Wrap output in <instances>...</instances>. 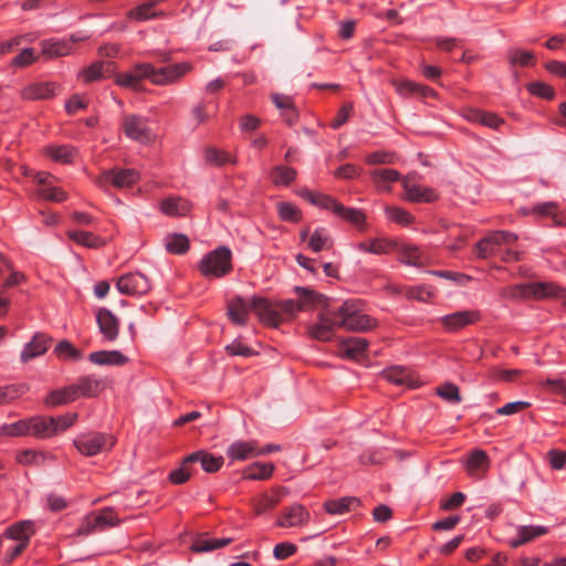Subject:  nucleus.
<instances>
[{
  "label": "nucleus",
  "mask_w": 566,
  "mask_h": 566,
  "mask_svg": "<svg viewBox=\"0 0 566 566\" xmlns=\"http://www.w3.org/2000/svg\"><path fill=\"white\" fill-rule=\"evenodd\" d=\"M338 328L364 333L377 326V319L360 311L357 301L347 300L336 311Z\"/></svg>",
  "instance_id": "obj_1"
},
{
  "label": "nucleus",
  "mask_w": 566,
  "mask_h": 566,
  "mask_svg": "<svg viewBox=\"0 0 566 566\" xmlns=\"http://www.w3.org/2000/svg\"><path fill=\"white\" fill-rule=\"evenodd\" d=\"M198 268L207 279H221L233 269L232 252L228 247H218L201 259Z\"/></svg>",
  "instance_id": "obj_2"
},
{
  "label": "nucleus",
  "mask_w": 566,
  "mask_h": 566,
  "mask_svg": "<svg viewBox=\"0 0 566 566\" xmlns=\"http://www.w3.org/2000/svg\"><path fill=\"white\" fill-rule=\"evenodd\" d=\"M509 295L513 298H564L566 289L554 282H530L516 284L509 289Z\"/></svg>",
  "instance_id": "obj_3"
},
{
  "label": "nucleus",
  "mask_w": 566,
  "mask_h": 566,
  "mask_svg": "<svg viewBox=\"0 0 566 566\" xmlns=\"http://www.w3.org/2000/svg\"><path fill=\"white\" fill-rule=\"evenodd\" d=\"M120 129L125 136L140 144H149L154 140L149 127V119L138 114H125L122 117Z\"/></svg>",
  "instance_id": "obj_4"
},
{
  "label": "nucleus",
  "mask_w": 566,
  "mask_h": 566,
  "mask_svg": "<svg viewBox=\"0 0 566 566\" xmlns=\"http://www.w3.org/2000/svg\"><path fill=\"white\" fill-rule=\"evenodd\" d=\"M73 444L81 454L93 457L106 448H112L114 446V439L106 433L87 432L77 436Z\"/></svg>",
  "instance_id": "obj_5"
},
{
  "label": "nucleus",
  "mask_w": 566,
  "mask_h": 566,
  "mask_svg": "<svg viewBox=\"0 0 566 566\" xmlns=\"http://www.w3.org/2000/svg\"><path fill=\"white\" fill-rule=\"evenodd\" d=\"M192 65L189 62H180L156 69L150 64L149 80L155 85H168L178 82L189 73Z\"/></svg>",
  "instance_id": "obj_6"
},
{
  "label": "nucleus",
  "mask_w": 566,
  "mask_h": 566,
  "mask_svg": "<svg viewBox=\"0 0 566 566\" xmlns=\"http://www.w3.org/2000/svg\"><path fill=\"white\" fill-rule=\"evenodd\" d=\"M250 307L259 319L271 327H279L283 323V317L277 310L276 303L266 297L254 295L250 301Z\"/></svg>",
  "instance_id": "obj_7"
},
{
  "label": "nucleus",
  "mask_w": 566,
  "mask_h": 566,
  "mask_svg": "<svg viewBox=\"0 0 566 566\" xmlns=\"http://www.w3.org/2000/svg\"><path fill=\"white\" fill-rule=\"evenodd\" d=\"M482 319L479 310L457 311L440 318L441 326L449 333H457L468 326L474 325Z\"/></svg>",
  "instance_id": "obj_8"
},
{
  "label": "nucleus",
  "mask_w": 566,
  "mask_h": 566,
  "mask_svg": "<svg viewBox=\"0 0 566 566\" xmlns=\"http://www.w3.org/2000/svg\"><path fill=\"white\" fill-rule=\"evenodd\" d=\"M116 287L120 294L137 296L145 295L150 290V282L140 272L126 273L118 277Z\"/></svg>",
  "instance_id": "obj_9"
},
{
  "label": "nucleus",
  "mask_w": 566,
  "mask_h": 566,
  "mask_svg": "<svg viewBox=\"0 0 566 566\" xmlns=\"http://www.w3.org/2000/svg\"><path fill=\"white\" fill-rule=\"evenodd\" d=\"M95 317L98 332L101 333L103 340L107 343L115 342L119 335V318L106 307L98 308Z\"/></svg>",
  "instance_id": "obj_10"
},
{
  "label": "nucleus",
  "mask_w": 566,
  "mask_h": 566,
  "mask_svg": "<svg viewBox=\"0 0 566 566\" xmlns=\"http://www.w3.org/2000/svg\"><path fill=\"white\" fill-rule=\"evenodd\" d=\"M311 514L308 510L298 503L284 507L276 518V526L283 528L301 527L308 523Z\"/></svg>",
  "instance_id": "obj_11"
},
{
  "label": "nucleus",
  "mask_w": 566,
  "mask_h": 566,
  "mask_svg": "<svg viewBox=\"0 0 566 566\" xmlns=\"http://www.w3.org/2000/svg\"><path fill=\"white\" fill-rule=\"evenodd\" d=\"M114 74V64L107 61H95L77 72V81L88 85L111 78Z\"/></svg>",
  "instance_id": "obj_12"
},
{
  "label": "nucleus",
  "mask_w": 566,
  "mask_h": 566,
  "mask_svg": "<svg viewBox=\"0 0 566 566\" xmlns=\"http://www.w3.org/2000/svg\"><path fill=\"white\" fill-rule=\"evenodd\" d=\"M139 180V172L135 169H112L104 171L98 182L101 185L109 184L115 188H130Z\"/></svg>",
  "instance_id": "obj_13"
},
{
  "label": "nucleus",
  "mask_w": 566,
  "mask_h": 566,
  "mask_svg": "<svg viewBox=\"0 0 566 566\" xmlns=\"http://www.w3.org/2000/svg\"><path fill=\"white\" fill-rule=\"evenodd\" d=\"M82 38H48L41 43V55L46 60L69 55L73 45Z\"/></svg>",
  "instance_id": "obj_14"
},
{
  "label": "nucleus",
  "mask_w": 566,
  "mask_h": 566,
  "mask_svg": "<svg viewBox=\"0 0 566 566\" xmlns=\"http://www.w3.org/2000/svg\"><path fill=\"white\" fill-rule=\"evenodd\" d=\"M338 328L336 311L321 314L318 322L308 327V334L312 338L317 340H329L333 337V332Z\"/></svg>",
  "instance_id": "obj_15"
},
{
  "label": "nucleus",
  "mask_w": 566,
  "mask_h": 566,
  "mask_svg": "<svg viewBox=\"0 0 566 566\" xmlns=\"http://www.w3.org/2000/svg\"><path fill=\"white\" fill-rule=\"evenodd\" d=\"M53 338L45 333H35L32 339L27 343L21 352V361L28 363L48 352Z\"/></svg>",
  "instance_id": "obj_16"
},
{
  "label": "nucleus",
  "mask_w": 566,
  "mask_h": 566,
  "mask_svg": "<svg viewBox=\"0 0 566 566\" xmlns=\"http://www.w3.org/2000/svg\"><path fill=\"white\" fill-rule=\"evenodd\" d=\"M398 248V242L388 238H373L369 240L360 241L355 244V249L363 253H371L377 255H387L395 252Z\"/></svg>",
  "instance_id": "obj_17"
},
{
  "label": "nucleus",
  "mask_w": 566,
  "mask_h": 566,
  "mask_svg": "<svg viewBox=\"0 0 566 566\" xmlns=\"http://www.w3.org/2000/svg\"><path fill=\"white\" fill-rule=\"evenodd\" d=\"M402 186L406 191V200H408L410 202L431 203L439 199V192L431 187H424V186L411 182L408 179L403 180Z\"/></svg>",
  "instance_id": "obj_18"
},
{
  "label": "nucleus",
  "mask_w": 566,
  "mask_h": 566,
  "mask_svg": "<svg viewBox=\"0 0 566 566\" xmlns=\"http://www.w3.org/2000/svg\"><path fill=\"white\" fill-rule=\"evenodd\" d=\"M72 385L76 399L97 397L105 387L103 380L93 375L82 376Z\"/></svg>",
  "instance_id": "obj_19"
},
{
  "label": "nucleus",
  "mask_w": 566,
  "mask_h": 566,
  "mask_svg": "<svg viewBox=\"0 0 566 566\" xmlns=\"http://www.w3.org/2000/svg\"><path fill=\"white\" fill-rule=\"evenodd\" d=\"M56 87L54 82L32 83L21 90L20 96L27 101L49 99L54 97Z\"/></svg>",
  "instance_id": "obj_20"
},
{
  "label": "nucleus",
  "mask_w": 566,
  "mask_h": 566,
  "mask_svg": "<svg viewBox=\"0 0 566 566\" xmlns=\"http://www.w3.org/2000/svg\"><path fill=\"white\" fill-rule=\"evenodd\" d=\"M250 303L245 302L242 296H235L227 303V314L231 323L244 326L249 321Z\"/></svg>",
  "instance_id": "obj_21"
},
{
  "label": "nucleus",
  "mask_w": 566,
  "mask_h": 566,
  "mask_svg": "<svg viewBox=\"0 0 566 566\" xmlns=\"http://www.w3.org/2000/svg\"><path fill=\"white\" fill-rule=\"evenodd\" d=\"M150 63L136 65L132 72L120 73L115 77V83L125 88L137 90L143 78L149 80Z\"/></svg>",
  "instance_id": "obj_22"
},
{
  "label": "nucleus",
  "mask_w": 566,
  "mask_h": 566,
  "mask_svg": "<svg viewBox=\"0 0 566 566\" xmlns=\"http://www.w3.org/2000/svg\"><path fill=\"white\" fill-rule=\"evenodd\" d=\"M55 455L49 451L24 449L17 453L15 461L25 467H40L48 462H54Z\"/></svg>",
  "instance_id": "obj_23"
},
{
  "label": "nucleus",
  "mask_w": 566,
  "mask_h": 566,
  "mask_svg": "<svg viewBox=\"0 0 566 566\" xmlns=\"http://www.w3.org/2000/svg\"><path fill=\"white\" fill-rule=\"evenodd\" d=\"M200 462L201 468L207 473L218 472L224 463L222 455H213L207 451L199 450L186 457V463Z\"/></svg>",
  "instance_id": "obj_24"
},
{
  "label": "nucleus",
  "mask_w": 566,
  "mask_h": 566,
  "mask_svg": "<svg viewBox=\"0 0 566 566\" xmlns=\"http://www.w3.org/2000/svg\"><path fill=\"white\" fill-rule=\"evenodd\" d=\"M297 195L311 205L324 210H329L333 213H335L339 205V201L334 197L323 192L313 191L307 188L301 189Z\"/></svg>",
  "instance_id": "obj_25"
},
{
  "label": "nucleus",
  "mask_w": 566,
  "mask_h": 566,
  "mask_svg": "<svg viewBox=\"0 0 566 566\" xmlns=\"http://www.w3.org/2000/svg\"><path fill=\"white\" fill-rule=\"evenodd\" d=\"M35 533L34 524L31 521H20L9 527L3 533L2 538L15 541L17 543L28 544L31 536Z\"/></svg>",
  "instance_id": "obj_26"
},
{
  "label": "nucleus",
  "mask_w": 566,
  "mask_h": 566,
  "mask_svg": "<svg viewBox=\"0 0 566 566\" xmlns=\"http://www.w3.org/2000/svg\"><path fill=\"white\" fill-rule=\"evenodd\" d=\"M52 420L48 416H32L29 417V436L45 440L54 437L53 427H51Z\"/></svg>",
  "instance_id": "obj_27"
},
{
  "label": "nucleus",
  "mask_w": 566,
  "mask_h": 566,
  "mask_svg": "<svg viewBox=\"0 0 566 566\" xmlns=\"http://www.w3.org/2000/svg\"><path fill=\"white\" fill-rule=\"evenodd\" d=\"M548 528L542 525L518 526L516 536L509 541V545L513 548L520 547L542 535H545Z\"/></svg>",
  "instance_id": "obj_28"
},
{
  "label": "nucleus",
  "mask_w": 566,
  "mask_h": 566,
  "mask_svg": "<svg viewBox=\"0 0 566 566\" xmlns=\"http://www.w3.org/2000/svg\"><path fill=\"white\" fill-rule=\"evenodd\" d=\"M334 214L340 220L355 226L359 231H365L367 229V218L361 209L345 207L339 202Z\"/></svg>",
  "instance_id": "obj_29"
},
{
  "label": "nucleus",
  "mask_w": 566,
  "mask_h": 566,
  "mask_svg": "<svg viewBox=\"0 0 566 566\" xmlns=\"http://www.w3.org/2000/svg\"><path fill=\"white\" fill-rule=\"evenodd\" d=\"M227 455L231 461H244L258 457L256 443L253 441H235L229 446Z\"/></svg>",
  "instance_id": "obj_30"
},
{
  "label": "nucleus",
  "mask_w": 566,
  "mask_h": 566,
  "mask_svg": "<svg viewBox=\"0 0 566 566\" xmlns=\"http://www.w3.org/2000/svg\"><path fill=\"white\" fill-rule=\"evenodd\" d=\"M297 170L291 166L277 165L270 171V179L275 187H290L297 178Z\"/></svg>",
  "instance_id": "obj_31"
},
{
  "label": "nucleus",
  "mask_w": 566,
  "mask_h": 566,
  "mask_svg": "<svg viewBox=\"0 0 566 566\" xmlns=\"http://www.w3.org/2000/svg\"><path fill=\"white\" fill-rule=\"evenodd\" d=\"M370 179L379 190L390 191V185L400 179V172L391 168L374 169Z\"/></svg>",
  "instance_id": "obj_32"
},
{
  "label": "nucleus",
  "mask_w": 566,
  "mask_h": 566,
  "mask_svg": "<svg viewBox=\"0 0 566 566\" xmlns=\"http://www.w3.org/2000/svg\"><path fill=\"white\" fill-rule=\"evenodd\" d=\"M271 98L274 105L282 111L284 120L289 125H293L294 123L297 122L298 113L295 108L294 101L291 96L276 93L272 94Z\"/></svg>",
  "instance_id": "obj_33"
},
{
  "label": "nucleus",
  "mask_w": 566,
  "mask_h": 566,
  "mask_svg": "<svg viewBox=\"0 0 566 566\" xmlns=\"http://www.w3.org/2000/svg\"><path fill=\"white\" fill-rule=\"evenodd\" d=\"M91 363L95 365L122 366L128 361V358L119 350H98L88 355Z\"/></svg>",
  "instance_id": "obj_34"
},
{
  "label": "nucleus",
  "mask_w": 566,
  "mask_h": 566,
  "mask_svg": "<svg viewBox=\"0 0 566 566\" xmlns=\"http://www.w3.org/2000/svg\"><path fill=\"white\" fill-rule=\"evenodd\" d=\"M76 400V395L73 385L52 390L45 398L44 405L48 408H55L57 406L66 405Z\"/></svg>",
  "instance_id": "obj_35"
},
{
  "label": "nucleus",
  "mask_w": 566,
  "mask_h": 566,
  "mask_svg": "<svg viewBox=\"0 0 566 566\" xmlns=\"http://www.w3.org/2000/svg\"><path fill=\"white\" fill-rule=\"evenodd\" d=\"M44 151L53 161L63 165L72 164L77 155L76 148L71 145H51Z\"/></svg>",
  "instance_id": "obj_36"
},
{
  "label": "nucleus",
  "mask_w": 566,
  "mask_h": 566,
  "mask_svg": "<svg viewBox=\"0 0 566 566\" xmlns=\"http://www.w3.org/2000/svg\"><path fill=\"white\" fill-rule=\"evenodd\" d=\"M66 235L76 244L85 248L97 249L105 245V240L102 237L94 234L93 232L72 230L67 231Z\"/></svg>",
  "instance_id": "obj_37"
},
{
  "label": "nucleus",
  "mask_w": 566,
  "mask_h": 566,
  "mask_svg": "<svg viewBox=\"0 0 566 566\" xmlns=\"http://www.w3.org/2000/svg\"><path fill=\"white\" fill-rule=\"evenodd\" d=\"M218 103L208 99L201 101L191 108V116L196 122V126H199L208 122L211 117L217 114Z\"/></svg>",
  "instance_id": "obj_38"
},
{
  "label": "nucleus",
  "mask_w": 566,
  "mask_h": 566,
  "mask_svg": "<svg viewBox=\"0 0 566 566\" xmlns=\"http://www.w3.org/2000/svg\"><path fill=\"white\" fill-rule=\"evenodd\" d=\"M233 542L232 537H222V538H206L202 536H198L192 542L190 549L195 553H206L211 552L221 547H224Z\"/></svg>",
  "instance_id": "obj_39"
},
{
  "label": "nucleus",
  "mask_w": 566,
  "mask_h": 566,
  "mask_svg": "<svg viewBox=\"0 0 566 566\" xmlns=\"http://www.w3.org/2000/svg\"><path fill=\"white\" fill-rule=\"evenodd\" d=\"M490 465V458L484 450L474 449L468 454L465 460V470L469 474H474L479 471H486Z\"/></svg>",
  "instance_id": "obj_40"
},
{
  "label": "nucleus",
  "mask_w": 566,
  "mask_h": 566,
  "mask_svg": "<svg viewBox=\"0 0 566 566\" xmlns=\"http://www.w3.org/2000/svg\"><path fill=\"white\" fill-rule=\"evenodd\" d=\"M333 239L323 227L316 228L308 238V249L314 253H318L323 250H329L333 248Z\"/></svg>",
  "instance_id": "obj_41"
},
{
  "label": "nucleus",
  "mask_w": 566,
  "mask_h": 566,
  "mask_svg": "<svg viewBox=\"0 0 566 566\" xmlns=\"http://www.w3.org/2000/svg\"><path fill=\"white\" fill-rule=\"evenodd\" d=\"M369 342L364 337H349L342 343L345 356L352 359H359L367 350Z\"/></svg>",
  "instance_id": "obj_42"
},
{
  "label": "nucleus",
  "mask_w": 566,
  "mask_h": 566,
  "mask_svg": "<svg viewBox=\"0 0 566 566\" xmlns=\"http://www.w3.org/2000/svg\"><path fill=\"white\" fill-rule=\"evenodd\" d=\"M274 465L272 463L254 462L243 471V479L251 481H264L272 476Z\"/></svg>",
  "instance_id": "obj_43"
},
{
  "label": "nucleus",
  "mask_w": 566,
  "mask_h": 566,
  "mask_svg": "<svg viewBox=\"0 0 566 566\" xmlns=\"http://www.w3.org/2000/svg\"><path fill=\"white\" fill-rule=\"evenodd\" d=\"M500 247L501 244L499 243L495 232L493 231L489 235L482 238L475 244L476 256L479 259H489L497 253Z\"/></svg>",
  "instance_id": "obj_44"
},
{
  "label": "nucleus",
  "mask_w": 566,
  "mask_h": 566,
  "mask_svg": "<svg viewBox=\"0 0 566 566\" xmlns=\"http://www.w3.org/2000/svg\"><path fill=\"white\" fill-rule=\"evenodd\" d=\"M29 385L24 382L10 384L0 387V405H9L29 391Z\"/></svg>",
  "instance_id": "obj_45"
},
{
  "label": "nucleus",
  "mask_w": 566,
  "mask_h": 566,
  "mask_svg": "<svg viewBox=\"0 0 566 566\" xmlns=\"http://www.w3.org/2000/svg\"><path fill=\"white\" fill-rule=\"evenodd\" d=\"M160 210L169 217H181L189 211V205L181 198H167L161 201Z\"/></svg>",
  "instance_id": "obj_46"
},
{
  "label": "nucleus",
  "mask_w": 566,
  "mask_h": 566,
  "mask_svg": "<svg viewBox=\"0 0 566 566\" xmlns=\"http://www.w3.org/2000/svg\"><path fill=\"white\" fill-rule=\"evenodd\" d=\"M398 253V261L400 263L412 265V266H422L421 262V252L418 247L416 245H399L397 250L395 251Z\"/></svg>",
  "instance_id": "obj_47"
},
{
  "label": "nucleus",
  "mask_w": 566,
  "mask_h": 566,
  "mask_svg": "<svg viewBox=\"0 0 566 566\" xmlns=\"http://www.w3.org/2000/svg\"><path fill=\"white\" fill-rule=\"evenodd\" d=\"M277 216L284 222L298 223L303 218L302 210L290 201H281L276 205Z\"/></svg>",
  "instance_id": "obj_48"
},
{
  "label": "nucleus",
  "mask_w": 566,
  "mask_h": 566,
  "mask_svg": "<svg viewBox=\"0 0 566 566\" xmlns=\"http://www.w3.org/2000/svg\"><path fill=\"white\" fill-rule=\"evenodd\" d=\"M165 248L171 254H185L190 248V242L187 235L172 233L165 238Z\"/></svg>",
  "instance_id": "obj_49"
},
{
  "label": "nucleus",
  "mask_w": 566,
  "mask_h": 566,
  "mask_svg": "<svg viewBox=\"0 0 566 566\" xmlns=\"http://www.w3.org/2000/svg\"><path fill=\"white\" fill-rule=\"evenodd\" d=\"M359 505L360 501L354 496H345L338 500H329L324 503V509L328 514H343L350 510L352 505Z\"/></svg>",
  "instance_id": "obj_50"
},
{
  "label": "nucleus",
  "mask_w": 566,
  "mask_h": 566,
  "mask_svg": "<svg viewBox=\"0 0 566 566\" xmlns=\"http://www.w3.org/2000/svg\"><path fill=\"white\" fill-rule=\"evenodd\" d=\"M280 503V495L275 491L265 492L254 500L256 515L272 511Z\"/></svg>",
  "instance_id": "obj_51"
},
{
  "label": "nucleus",
  "mask_w": 566,
  "mask_h": 566,
  "mask_svg": "<svg viewBox=\"0 0 566 566\" xmlns=\"http://www.w3.org/2000/svg\"><path fill=\"white\" fill-rule=\"evenodd\" d=\"M203 157L208 165L210 166H223L227 164H234L235 160L232 158V156L221 149H218L216 147H207L203 150Z\"/></svg>",
  "instance_id": "obj_52"
},
{
  "label": "nucleus",
  "mask_w": 566,
  "mask_h": 566,
  "mask_svg": "<svg viewBox=\"0 0 566 566\" xmlns=\"http://www.w3.org/2000/svg\"><path fill=\"white\" fill-rule=\"evenodd\" d=\"M382 376L386 380L395 385L413 386L410 373L400 366H394L385 369L382 371Z\"/></svg>",
  "instance_id": "obj_53"
},
{
  "label": "nucleus",
  "mask_w": 566,
  "mask_h": 566,
  "mask_svg": "<svg viewBox=\"0 0 566 566\" xmlns=\"http://www.w3.org/2000/svg\"><path fill=\"white\" fill-rule=\"evenodd\" d=\"M558 205L554 201H546L538 205H535L531 208L521 209L524 216L533 214L541 218L553 217L555 218L558 212Z\"/></svg>",
  "instance_id": "obj_54"
},
{
  "label": "nucleus",
  "mask_w": 566,
  "mask_h": 566,
  "mask_svg": "<svg viewBox=\"0 0 566 566\" xmlns=\"http://www.w3.org/2000/svg\"><path fill=\"white\" fill-rule=\"evenodd\" d=\"M38 199L52 202H63L67 200L69 196L61 187L49 185L48 187H39L35 190Z\"/></svg>",
  "instance_id": "obj_55"
},
{
  "label": "nucleus",
  "mask_w": 566,
  "mask_h": 566,
  "mask_svg": "<svg viewBox=\"0 0 566 566\" xmlns=\"http://www.w3.org/2000/svg\"><path fill=\"white\" fill-rule=\"evenodd\" d=\"M0 433L4 437L19 438L29 436V418L20 419L0 427Z\"/></svg>",
  "instance_id": "obj_56"
},
{
  "label": "nucleus",
  "mask_w": 566,
  "mask_h": 566,
  "mask_svg": "<svg viewBox=\"0 0 566 566\" xmlns=\"http://www.w3.org/2000/svg\"><path fill=\"white\" fill-rule=\"evenodd\" d=\"M507 60L512 66L520 65L523 67L535 65V56L532 51L512 49L507 51Z\"/></svg>",
  "instance_id": "obj_57"
},
{
  "label": "nucleus",
  "mask_w": 566,
  "mask_h": 566,
  "mask_svg": "<svg viewBox=\"0 0 566 566\" xmlns=\"http://www.w3.org/2000/svg\"><path fill=\"white\" fill-rule=\"evenodd\" d=\"M397 91L400 94H419L423 97H429L434 95V90L422 84H418L412 81H402L398 84Z\"/></svg>",
  "instance_id": "obj_58"
},
{
  "label": "nucleus",
  "mask_w": 566,
  "mask_h": 566,
  "mask_svg": "<svg viewBox=\"0 0 566 566\" xmlns=\"http://www.w3.org/2000/svg\"><path fill=\"white\" fill-rule=\"evenodd\" d=\"M385 212L390 221L403 227L410 226L415 221V217L400 207H386Z\"/></svg>",
  "instance_id": "obj_59"
},
{
  "label": "nucleus",
  "mask_w": 566,
  "mask_h": 566,
  "mask_svg": "<svg viewBox=\"0 0 566 566\" xmlns=\"http://www.w3.org/2000/svg\"><path fill=\"white\" fill-rule=\"evenodd\" d=\"M94 522H97V525L101 531H104L107 527L117 526L120 523L113 507H105L101 510L97 514H94Z\"/></svg>",
  "instance_id": "obj_60"
},
{
  "label": "nucleus",
  "mask_w": 566,
  "mask_h": 566,
  "mask_svg": "<svg viewBox=\"0 0 566 566\" xmlns=\"http://www.w3.org/2000/svg\"><path fill=\"white\" fill-rule=\"evenodd\" d=\"M526 88L531 95L536 96L538 98L552 101L555 97L554 87L545 82H531L526 85Z\"/></svg>",
  "instance_id": "obj_61"
},
{
  "label": "nucleus",
  "mask_w": 566,
  "mask_h": 566,
  "mask_svg": "<svg viewBox=\"0 0 566 566\" xmlns=\"http://www.w3.org/2000/svg\"><path fill=\"white\" fill-rule=\"evenodd\" d=\"M48 417L50 420H52L51 427H53L54 436H56L71 428L77 420L78 416L76 412H66L57 417Z\"/></svg>",
  "instance_id": "obj_62"
},
{
  "label": "nucleus",
  "mask_w": 566,
  "mask_h": 566,
  "mask_svg": "<svg viewBox=\"0 0 566 566\" xmlns=\"http://www.w3.org/2000/svg\"><path fill=\"white\" fill-rule=\"evenodd\" d=\"M54 354L59 359L62 360H78L82 357V353L75 348L67 339H63L56 344L54 347Z\"/></svg>",
  "instance_id": "obj_63"
},
{
  "label": "nucleus",
  "mask_w": 566,
  "mask_h": 566,
  "mask_svg": "<svg viewBox=\"0 0 566 566\" xmlns=\"http://www.w3.org/2000/svg\"><path fill=\"white\" fill-rule=\"evenodd\" d=\"M295 293L301 298L300 304L303 305V310L308 306H313L317 303H321L324 300V295L316 293L314 290L303 286H295Z\"/></svg>",
  "instance_id": "obj_64"
}]
</instances>
